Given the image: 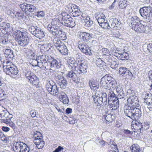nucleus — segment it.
Returning a JSON list of instances; mask_svg holds the SVG:
<instances>
[{"mask_svg": "<svg viewBox=\"0 0 152 152\" xmlns=\"http://www.w3.org/2000/svg\"><path fill=\"white\" fill-rule=\"evenodd\" d=\"M2 64L4 71L7 74L11 76L14 78H15L19 75L18 68L12 62L7 61L6 63H3Z\"/></svg>", "mask_w": 152, "mask_h": 152, "instance_id": "nucleus-1", "label": "nucleus"}, {"mask_svg": "<svg viewBox=\"0 0 152 152\" xmlns=\"http://www.w3.org/2000/svg\"><path fill=\"white\" fill-rule=\"evenodd\" d=\"M53 41L56 48L61 54L64 55H68V50L66 46L58 37H54Z\"/></svg>", "mask_w": 152, "mask_h": 152, "instance_id": "nucleus-2", "label": "nucleus"}, {"mask_svg": "<svg viewBox=\"0 0 152 152\" xmlns=\"http://www.w3.org/2000/svg\"><path fill=\"white\" fill-rule=\"evenodd\" d=\"M61 23L65 26L70 28H72L75 25V22L69 15L66 12L62 13Z\"/></svg>", "mask_w": 152, "mask_h": 152, "instance_id": "nucleus-3", "label": "nucleus"}, {"mask_svg": "<svg viewBox=\"0 0 152 152\" xmlns=\"http://www.w3.org/2000/svg\"><path fill=\"white\" fill-rule=\"evenodd\" d=\"M15 152H32L33 150L22 142H17L14 148Z\"/></svg>", "mask_w": 152, "mask_h": 152, "instance_id": "nucleus-4", "label": "nucleus"}, {"mask_svg": "<svg viewBox=\"0 0 152 152\" xmlns=\"http://www.w3.org/2000/svg\"><path fill=\"white\" fill-rule=\"evenodd\" d=\"M29 31L32 34L39 39L43 38L45 36V32L43 30L37 26H31L29 28Z\"/></svg>", "mask_w": 152, "mask_h": 152, "instance_id": "nucleus-5", "label": "nucleus"}, {"mask_svg": "<svg viewBox=\"0 0 152 152\" xmlns=\"http://www.w3.org/2000/svg\"><path fill=\"white\" fill-rule=\"evenodd\" d=\"M46 88L48 91L52 95L58 96L59 93L56 85L52 80L49 81L46 84Z\"/></svg>", "mask_w": 152, "mask_h": 152, "instance_id": "nucleus-6", "label": "nucleus"}, {"mask_svg": "<svg viewBox=\"0 0 152 152\" xmlns=\"http://www.w3.org/2000/svg\"><path fill=\"white\" fill-rule=\"evenodd\" d=\"M25 76L26 78L28 80V82L31 84L35 86L37 88L38 87L39 79L34 74L29 71L26 73Z\"/></svg>", "mask_w": 152, "mask_h": 152, "instance_id": "nucleus-7", "label": "nucleus"}, {"mask_svg": "<svg viewBox=\"0 0 152 152\" xmlns=\"http://www.w3.org/2000/svg\"><path fill=\"white\" fill-rule=\"evenodd\" d=\"M78 47L81 51L86 55L89 56L92 55L90 48L86 43L82 42H79Z\"/></svg>", "mask_w": 152, "mask_h": 152, "instance_id": "nucleus-8", "label": "nucleus"}, {"mask_svg": "<svg viewBox=\"0 0 152 152\" xmlns=\"http://www.w3.org/2000/svg\"><path fill=\"white\" fill-rule=\"evenodd\" d=\"M77 71L73 70L69 71L66 75V77L70 78L75 83H79L80 82V79L77 76Z\"/></svg>", "mask_w": 152, "mask_h": 152, "instance_id": "nucleus-9", "label": "nucleus"}, {"mask_svg": "<svg viewBox=\"0 0 152 152\" xmlns=\"http://www.w3.org/2000/svg\"><path fill=\"white\" fill-rule=\"evenodd\" d=\"M119 71L120 75H122L124 77L129 78L133 76L132 72L126 67H120Z\"/></svg>", "mask_w": 152, "mask_h": 152, "instance_id": "nucleus-10", "label": "nucleus"}, {"mask_svg": "<svg viewBox=\"0 0 152 152\" xmlns=\"http://www.w3.org/2000/svg\"><path fill=\"white\" fill-rule=\"evenodd\" d=\"M134 106L125 105L124 107V113L126 115L133 120Z\"/></svg>", "mask_w": 152, "mask_h": 152, "instance_id": "nucleus-11", "label": "nucleus"}, {"mask_svg": "<svg viewBox=\"0 0 152 152\" xmlns=\"http://www.w3.org/2000/svg\"><path fill=\"white\" fill-rule=\"evenodd\" d=\"M119 100L117 98L108 100V103L110 107L113 110H117L119 107Z\"/></svg>", "mask_w": 152, "mask_h": 152, "instance_id": "nucleus-12", "label": "nucleus"}, {"mask_svg": "<svg viewBox=\"0 0 152 152\" xmlns=\"http://www.w3.org/2000/svg\"><path fill=\"white\" fill-rule=\"evenodd\" d=\"M47 28L50 33L54 36L56 35L60 29L58 26L52 23L48 25Z\"/></svg>", "mask_w": 152, "mask_h": 152, "instance_id": "nucleus-13", "label": "nucleus"}, {"mask_svg": "<svg viewBox=\"0 0 152 152\" xmlns=\"http://www.w3.org/2000/svg\"><path fill=\"white\" fill-rule=\"evenodd\" d=\"M11 36L7 34L0 36V43L5 45H9L12 42Z\"/></svg>", "mask_w": 152, "mask_h": 152, "instance_id": "nucleus-14", "label": "nucleus"}, {"mask_svg": "<svg viewBox=\"0 0 152 152\" xmlns=\"http://www.w3.org/2000/svg\"><path fill=\"white\" fill-rule=\"evenodd\" d=\"M78 65L79 69L80 72L84 74L87 72L88 64L86 61L82 60L78 63Z\"/></svg>", "mask_w": 152, "mask_h": 152, "instance_id": "nucleus-15", "label": "nucleus"}, {"mask_svg": "<svg viewBox=\"0 0 152 152\" xmlns=\"http://www.w3.org/2000/svg\"><path fill=\"white\" fill-rule=\"evenodd\" d=\"M151 11H152V7L150 6L144 7L140 8L139 12L141 15L145 18Z\"/></svg>", "mask_w": 152, "mask_h": 152, "instance_id": "nucleus-16", "label": "nucleus"}, {"mask_svg": "<svg viewBox=\"0 0 152 152\" xmlns=\"http://www.w3.org/2000/svg\"><path fill=\"white\" fill-rule=\"evenodd\" d=\"M40 136L35 137L34 140V142L38 149L42 148L45 145V142Z\"/></svg>", "mask_w": 152, "mask_h": 152, "instance_id": "nucleus-17", "label": "nucleus"}, {"mask_svg": "<svg viewBox=\"0 0 152 152\" xmlns=\"http://www.w3.org/2000/svg\"><path fill=\"white\" fill-rule=\"evenodd\" d=\"M50 63L49 65H50V67L52 69V70L56 69H58L60 67V64H59L58 61L53 58L50 56Z\"/></svg>", "mask_w": 152, "mask_h": 152, "instance_id": "nucleus-18", "label": "nucleus"}, {"mask_svg": "<svg viewBox=\"0 0 152 152\" xmlns=\"http://www.w3.org/2000/svg\"><path fill=\"white\" fill-rule=\"evenodd\" d=\"M75 6V8H73V11L71 12L73 16L74 17H78L80 20L82 19L83 17L81 15V12L80 10V7L76 5Z\"/></svg>", "mask_w": 152, "mask_h": 152, "instance_id": "nucleus-19", "label": "nucleus"}, {"mask_svg": "<svg viewBox=\"0 0 152 152\" xmlns=\"http://www.w3.org/2000/svg\"><path fill=\"white\" fill-rule=\"evenodd\" d=\"M57 96L59 97L60 101L63 104H68L69 102V98L65 93L63 92H60Z\"/></svg>", "mask_w": 152, "mask_h": 152, "instance_id": "nucleus-20", "label": "nucleus"}, {"mask_svg": "<svg viewBox=\"0 0 152 152\" xmlns=\"http://www.w3.org/2000/svg\"><path fill=\"white\" fill-rule=\"evenodd\" d=\"M111 28H113V29L119 30L121 28L122 25L121 22L118 21L116 18L113 19L112 21L111 24Z\"/></svg>", "mask_w": 152, "mask_h": 152, "instance_id": "nucleus-21", "label": "nucleus"}, {"mask_svg": "<svg viewBox=\"0 0 152 152\" xmlns=\"http://www.w3.org/2000/svg\"><path fill=\"white\" fill-rule=\"evenodd\" d=\"M92 34L89 33L81 32L80 33V37L85 42H88L91 38L92 37Z\"/></svg>", "mask_w": 152, "mask_h": 152, "instance_id": "nucleus-22", "label": "nucleus"}, {"mask_svg": "<svg viewBox=\"0 0 152 152\" xmlns=\"http://www.w3.org/2000/svg\"><path fill=\"white\" fill-rule=\"evenodd\" d=\"M99 94H101V93L99 91H97L95 94L92 96L94 102L99 104V106L102 104V99Z\"/></svg>", "mask_w": 152, "mask_h": 152, "instance_id": "nucleus-23", "label": "nucleus"}, {"mask_svg": "<svg viewBox=\"0 0 152 152\" xmlns=\"http://www.w3.org/2000/svg\"><path fill=\"white\" fill-rule=\"evenodd\" d=\"M89 84L91 90L98 91L97 90L99 87V83L96 80H93L89 81Z\"/></svg>", "mask_w": 152, "mask_h": 152, "instance_id": "nucleus-24", "label": "nucleus"}, {"mask_svg": "<svg viewBox=\"0 0 152 152\" xmlns=\"http://www.w3.org/2000/svg\"><path fill=\"white\" fill-rule=\"evenodd\" d=\"M133 120H136L140 118L141 116L142 112L140 108L134 106Z\"/></svg>", "mask_w": 152, "mask_h": 152, "instance_id": "nucleus-25", "label": "nucleus"}, {"mask_svg": "<svg viewBox=\"0 0 152 152\" xmlns=\"http://www.w3.org/2000/svg\"><path fill=\"white\" fill-rule=\"evenodd\" d=\"M148 27L145 26L142 24H140L138 26L134 28V30L136 32L140 33H147L146 29H148Z\"/></svg>", "mask_w": 152, "mask_h": 152, "instance_id": "nucleus-26", "label": "nucleus"}, {"mask_svg": "<svg viewBox=\"0 0 152 152\" xmlns=\"http://www.w3.org/2000/svg\"><path fill=\"white\" fill-rule=\"evenodd\" d=\"M131 23L133 29H134V28L137 27L141 23L140 19L135 16L131 18Z\"/></svg>", "mask_w": 152, "mask_h": 152, "instance_id": "nucleus-27", "label": "nucleus"}, {"mask_svg": "<svg viewBox=\"0 0 152 152\" xmlns=\"http://www.w3.org/2000/svg\"><path fill=\"white\" fill-rule=\"evenodd\" d=\"M116 90L117 96V97L116 98L118 100L123 99L125 96V93L123 88L120 86H118L116 89Z\"/></svg>", "mask_w": 152, "mask_h": 152, "instance_id": "nucleus-28", "label": "nucleus"}, {"mask_svg": "<svg viewBox=\"0 0 152 152\" xmlns=\"http://www.w3.org/2000/svg\"><path fill=\"white\" fill-rule=\"evenodd\" d=\"M127 101L128 103L131 105L130 106L135 107L137 104V98L135 96H129V97L127 99Z\"/></svg>", "mask_w": 152, "mask_h": 152, "instance_id": "nucleus-29", "label": "nucleus"}, {"mask_svg": "<svg viewBox=\"0 0 152 152\" xmlns=\"http://www.w3.org/2000/svg\"><path fill=\"white\" fill-rule=\"evenodd\" d=\"M81 20L83 23H85L84 25L85 26L90 27L91 26L93 23V22L89 16H86L81 19Z\"/></svg>", "mask_w": 152, "mask_h": 152, "instance_id": "nucleus-30", "label": "nucleus"}, {"mask_svg": "<svg viewBox=\"0 0 152 152\" xmlns=\"http://www.w3.org/2000/svg\"><path fill=\"white\" fill-rule=\"evenodd\" d=\"M112 77L111 76L106 75L102 77L100 81V83L101 86L103 88H105L107 82L111 80Z\"/></svg>", "mask_w": 152, "mask_h": 152, "instance_id": "nucleus-31", "label": "nucleus"}, {"mask_svg": "<svg viewBox=\"0 0 152 152\" xmlns=\"http://www.w3.org/2000/svg\"><path fill=\"white\" fill-rule=\"evenodd\" d=\"M18 44L20 46H25L27 45L29 43V38L26 36L22 38L17 42Z\"/></svg>", "mask_w": 152, "mask_h": 152, "instance_id": "nucleus-32", "label": "nucleus"}, {"mask_svg": "<svg viewBox=\"0 0 152 152\" xmlns=\"http://www.w3.org/2000/svg\"><path fill=\"white\" fill-rule=\"evenodd\" d=\"M15 36V39L16 41L18 42L23 37L26 35L25 32H23L20 30H17L14 34Z\"/></svg>", "mask_w": 152, "mask_h": 152, "instance_id": "nucleus-33", "label": "nucleus"}, {"mask_svg": "<svg viewBox=\"0 0 152 152\" xmlns=\"http://www.w3.org/2000/svg\"><path fill=\"white\" fill-rule=\"evenodd\" d=\"M105 92L108 96V100L111 99H113L115 98H116L115 95L112 89L109 88L106 89Z\"/></svg>", "mask_w": 152, "mask_h": 152, "instance_id": "nucleus-34", "label": "nucleus"}, {"mask_svg": "<svg viewBox=\"0 0 152 152\" xmlns=\"http://www.w3.org/2000/svg\"><path fill=\"white\" fill-rule=\"evenodd\" d=\"M4 54L6 58L9 60L12 59L14 57V55L13 50L10 49H6L4 52Z\"/></svg>", "mask_w": 152, "mask_h": 152, "instance_id": "nucleus-35", "label": "nucleus"}, {"mask_svg": "<svg viewBox=\"0 0 152 152\" xmlns=\"http://www.w3.org/2000/svg\"><path fill=\"white\" fill-rule=\"evenodd\" d=\"M96 18L99 24L106 20L105 19V17L104 15L102 13H98L96 16Z\"/></svg>", "mask_w": 152, "mask_h": 152, "instance_id": "nucleus-36", "label": "nucleus"}, {"mask_svg": "<svg viewBox=\"0 0 152 152\" xmlns=\"http://www.w3.org/2000/svg\"><path fill=\"white\" fill-rule=\"evenodd\" d=\"M105 63L110 64V63L112 61V56L110 54L107 55H103L102 58Z\"/></svg>", "mask_w": 152, "mask_h": 152, "instance_id": "nucleus-37", "label": "nucleus"}, {"mask_svg": "<svg viewBox=\"0 0 152 152\" xmlns=\"http://www.w3.org/2000/svg\"><path fill=\"white\" fill-rule=\"evenodd\" d=\"M132 152H141L142 149L137 144H133L130 148Z\"/></svg>", "mask_w": 152, "mask_h": 152, "instance_id": "nucleus-38", "label": "nucleus"}, {"mask_svg": "<svg viewBox=\"0 0 152 152\" xmlns=\"http://www.w3.org/2000/svg\"><path fill=\"white\" fill-rule=\"evenodd\" d=\"M113 117L114 118V116L113 115L110 114H108L107 115H104L102 119H104V121L105 120V122L107 123V122H112L113 120Z\"/></svg>", "mask_w": 152, "mask_h": 152, "instance_id": "nucleus-39", "label": "nucleus"}, {"mask_svg": "<svg viewBox=\"0 0 152 152\" xmlns=\"http://www.w3.org/2000/svg\"><path fill=\"white\" fill-rule=\"evenodd\" d=\"M96 63L97 66L99 67H102L106 66V63L102 58H97L96 61Z\"/></svg>", "mask_w": 152, "mask_h": 152, "instance_id": "nucleus-40", "label": "nucleus"}, {"mask_svg": "<svg viewBox=\"0 0 152 152\" xmlns=\"http://www.w3.org/2000/svg\"><path fill=\"white\" fill-rule=\"evenodd\" d=\"M11 14L12 13L15 15V17L18 19H22L23 18V13L22 12H15L13 10L11 12Z\"/></svg>", "mask_w": 152, "mask_h": 152, "instance_id": "nucleus-41", "label": "nucleus"}, {"mask_svg": "<svg viewBox=\"0 0 152 152\" xmlns=\"http://www.w3.org/2000/svg\"><path fill=\"white\" fill-rule=\"evenodd\" d=\"M56 36H59L60 39L63 40H65L67 38L65 33L64 32L61 31L60 29H59Z\"/></svg>", "mask_w": 152, "mask_h": 152, "instance_id": "nucleus-42", "label": "nucleus"}, {"mask_svg": "<svg viewBox=\"0 0 152 152\" xmlns=\"http://www.w3.org/2000/svg\"><path fill=\"white\" fill-rule=\"evenodd\" d=\"M144 102L148 105V108L149 110L152 109V96L145 99Z\"/></svg>", "mask_w": 152, "mask_h": 152, "instance_id": "nucleus-43", "label": "nucleus"}, {"mask_svg": "<svg viewBox=\"0 0 152 152\" xmlns=\"http://www.w3.org/2000/svg\"><path fill=\"white\" fill-rule=\"evenodd\" d=\"M118 2L119 8L120 9H124L127 5V1L126 0H118Z\"/></svg>", "mask_w": 152, "mask_h": 152, "instance_id": "nucleus-44", "label": "nucleus"}, {"mask_svg": "<svg viewBox=\"0 0 152 152\" xmlns=\"http://www.w3.org/2000/svg\"><path fill=\"white\" fill-rule=\"evenodd\" d=\"M50 60H48L46 61L43 63V64H40L39 66H40L41 68L44 69H46L47 70H50V65H49Z\"/></svg>", "mask_w": 152, "mask_h": 152, "instance_id": "nucleus-45", "label": "nucleus"}, {"mask_svg": "<svg viewBox=\"0 0 152 152\" xmlns=\"http://www.w3.org/2000/svg\"><path fill=\"white\" fill-rule=\"evenodd\" d=\"M99 25L104 29L107 28L109 29L111 28V26H110L109 25V23L107 20H105V21L99 23Z\"/></svg>", "mask_w": 152, "mask_h": 152, "instance_id": "nucleus-46", "label": "nucleus"}, {"mask_svg": "<svg viewBox=\"0 0 152 152\" xmlns=\"http://www.w3.org/2000/svg\"><path fill=\"white\" fill-rule=\"evenodd\" d=\"M67 81L65 78L61 80V82L59 81L58 84L61 88H62L65 89L66 88L67 85Z\"/></svg>", "mask_w": 152, "mask_h": 152, "instance_id": "nucleus-47", "label": "nucleus"}, {"mask_svg": "<svg viewBox=\"0 0 152 152\" xmlns=\"http://www.w3.org/2000/svg\"><path fill=\"white\" fill-rule=\"evenodd\" d=\"M0 26L3 28L2 29L5 31H7V32L8 31V29L10 28V25L9 23L5 22H3L1 24L0 23Z\"/></svg>", "mask_w": 152, "mask_h": 152, "instance_id": "nucleus-48", "label": "nucleus"}, {"mask_svg": "<svg viewBox=\"0 0 152 152\" xmlns=\"http://www.w3.org/2000/svg\"><path fill=\"white\" fill-rule=\"evenodd\" d=\"M38 58L40 60V61H42L43 63H44L48 60H50V57L46 55H42L41 56H40L38 57Z\"/></svg>", "mask_w": 152, "mask_h": 152, "instance_id": "nucleus-49", "label": "nucleus"}, {"mask_svg": "<svg viewBox=\"0 0 152 152\" xmlns=\"http://www.w3.org/2000/svg\"><path fill=\"white\" fill-rule=\"evenodd\" d=\"M7 96V95L5 93L4 90L0 88V101L6 98Z\"/></svg>", "mask_w": 152, "mask_h": 152, "instance_id": "nucleus-50", "label": "nucleus"}, {"mask_svg": "<svg viewBox=\"0 0 152 152\" xmlns=\"http://www.w3.org/2000/svg\"><path fill=\"white\" fill-rule=\"evenodd\" d=\"M45 15V13L43 11H40L35 12L34 15L39 18H41L44 17Z\"/></svg>", "mask_w": 152, "mask_h": 152, "instance_id": "nucleus-51", "label": "nucleus"}, {"mask_svg": "<svg viewBox=\"0 0 152 152\" xmlns=\"http://www.w3.org/2000/svg\"><path fill=\"white\" fill-rule=\"evenodd\" d=\"M112 142L110 143H111V145H110V147L111 148H113V150H110L109 151V152H116V151H118V149H117V146L116 145H114L113 143H115L114 141H112Z\"/></svg>", "mask_w": 152, "mask_h": 152, "instance_id": "nucleus-52", "label": "nucleus"}, {"mask_svg": "<svg viewBox=\"0 0 152 152\" xmlns=\"http://www.w3.org/2000/svg\"><path fill=\"white\" fill-rule=\"evenodd\" d=\"M76 6V5L75 4H69L67 5L66 8H67V10H68L69 11L70 13L73 11V8H75V6Z\"/></svg>", "mask_w": 152, "mask_h": 152, "instance_id": "nucleus-53", "label": "nucleus"}, {"mask_svg": "<svg viewBox=\"0 0 152 152\" xmlns=\"http://www.w3.org/2000/svg\"><path fill=\"white\" fill-rule=\"evenodd\" d=\"M78 65V63L74 64H69L68 65L69 67L71 69V70L76 71V69Z\"/></svg>", "mask_w": 152, "mask_h": 152, "instance_id": "nucleus-54", "label": "nucleus"}, {"mask_svg": "<svg viewBox=\"0 0 152 152\" xmlns=\"http://www.w3.org/2000/svg\"><path fill=\"white\" fill-rule=\"evenodd\" d=\"M145 18L146 20L151 22H152V11L150 12Z\"/></svg>", "mask_w": 152, "mask_h": 152, "instance_id": "nucleus-55", "label": "nucleus"}, {"mask_svg": "<svg viewBox=\"0 0 152 152\" xmlns=\"http://www.w3.org/2000/svg\"><path fill=\"white\" fill-rule=\"evenodd\" d=\"M34 62L37 63V64L35 65V66H38L41 68V67H40V66H39V65L40 64H40H42V65L43 64V61H41L39 59V58H38V57H37L34 60Z\"/></svg>", "mask_w": 152, "mask_h": 152, "instance_id": "nucleus-56", "label": "nucleus"}, {"mask_svg": "<svg viewBox=\"0 0 152 152\" xmlns=\"http://www.w3.org/2000/svg\"><path fill=\"white\" fill-rule=\"evenodd\" d=\"M33 50V49L28 48H24L23 49V52L26 53L27 54V55L28 56L29 54L31 53H32V50Z\"/></svg>", "mask_w": 152, "mask_h": 152, "instance_id": "nucleus-57", "label": "nucleus"}, {"mask_svg": "<svg viewBox=\"0 0 152 152\" xmlns=\"http://www.w3.org/2000/svg\"><path fill=\"white\" fill-rule=\"evenodd\" d=\"M49 46V44L48 45H41V48L42 49L44 48V50L45 51H47L50 49Z\"/></svg>", "mask_w": 152, "mask_h": 152, "instance_id": "nucleus-58", "label": "nucleus"}, {"mask_svg": "<svg viewBox=\"0 0 152 152\" xmlns=\"http://www.w3.org/2000/svg\"><path fill=\"white\" fill-rule=\"evenodd\" d=\"M27 4V3H24L20 4L19 5L20 7L22 10L25 12L26 11V7Z\"/></svg>", "mask_w": 152, "mask_h": 152, "instance_id": "nucleus-59", "label": "nucleus"}, {"mask_svg": "<svg viewBox=\"0 0 152 152\" xmlns=\"http://www.w3.org/2000/svg\"><path fill=\"white\" fill-rule=\"evenodd\" d=\"M102 56L103 55H107L110 54V51L108 50L106 48H104L102 49Z\"/></svg>", "mask_w": 152, "mask_h": 152, "instance_id": "nucleus-60", "label": "nucleus"}, {"mask_svg": "<svg viewBox=\"0 0 152 152\" xmlns=\"http://www.w3.org/2000/svg\"><path fill=\"white\" fill-rule=\"evenodd\" d=\"M29 9V12H31L34 11H35L37 9L36 7L31 4L30 5Z\"/></svg>", "mask_w": 152, "mask_h": 152, "instance_id": "nucleus-61", "label": "nucleus"}, {"mask_svg": "<svg viewBox=\"0 0 152 152\" xmlns=\"http://www.w3.org/2000/svg\"><path fill=\"white\" fill-rule=\"evenodd\" d=\"M117 84L114 81H112L110 80V84L109 88H110L111 87H112V88H115L116 86V85Z\"/></svg>", "mask_w": 152, "mask_h": 152, "instance_id": "nucleus-62", "label": "nucleus"}, {"mask_svg": "<svg viewBox=\"0 0 152 152\" xmlns=\"http://www.w3.org/2000/svg\"><path fill=\"white\" fill-rule=\"evenodd\" d=\"M77 63V62L73 58H69L67 64L68 65L71 64H74Z\"/></svg>", "mask_w": 152, "mask_h": 152, "instance_id": "nucleus-63", "label": "nucleus"}, {"mask_svg": "<svg viewBox=\"0 0 152 152\" xmlns=\"http://www.w3.org/2000/svg\"><path fill=\"white\" fill-rule=\"evenodd\" d=\"M126 94L127 95L133 96H134V91L131 88H129L127 90Z\"/></svg>", "mask_w": 152, "mask_h": 152, "instance_id": "nucleus-64", "label": "nucleus"}]
</instances>
